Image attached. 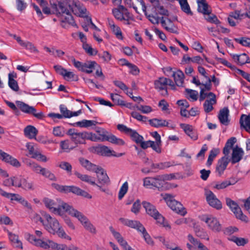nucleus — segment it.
<instances>
[{
    "instance_id": "f257e3e1",
    "label": "nucleus",
    "mask_w": 250,
    "mask_h": 250,
    "mask_svg": "<svg viewBox=\"0 0 250 250\" xmlns=\"http://www.w3.org/2000/svg\"><path fill=\"white\" fill-rule=\"evenodd\" d=\"M43 233L39 230H35V235L26 234L27 240L34 246L43 250H66L64 245L58 244L49 239L42 237Z\"/></svg>"
},
{
    "instance_id": "f03ea898",
    "label": "nucleus",
    "mask_w": 250,
    "mask_h": 250,
    "mask_svg": "<svg viewBox=\"0 0 250 250\" xmlns=\"http://www.w3.org/2000/svg\"><path fill=\"white\" fill-rule=\"evenodd\" d=\"M80 162L82 166L85 167L87 170L94 172L96 173L97 178L100 186L102 187V186L109 184V178L106 172L102 167L92 164L89 161L83 158L80 159Z\"/></svg>"
},
{
    "instance_id": "7ed1b4c3",
    "label": "nucleus",
    "mask_w": 250,
    "mask_h": 250,
    "mask_svg": "<svg viewBox=\"0 0 250 250\" xmlns=\"http://www.w3.org/2000/svg\"><path fill=\"white\" fill-rule=\"evenodd\" d=\"M44 218L47 221V223L44 224L45 229L50 234H57L59 237L70 240V237L65 232L58 221L52 218L49 214L45 213Z\"/></svg>"
},
{
    "instance_id": "20e7f679",
    "label": "nucleus",
    "mask_w": 250,
    "mask_h": 250,
    "mask_svg": "<svg viewBox=\"0 0 250 250\" xmlns=\"http://www.w3.org/2000/svg\"><path fill=\"white\" fill-rule=\"evenodd\" d=\"M63 208H67L66 212L71 216L76 218L82 224L83 227L89 232L95 233L96 229L91 223L88 219L81 212L73 208L69 204H64Z\"/></svg>"
},
{
    "instance_id": "39448f33",
    "label": "nucleus",
    "mask_w": 250,
    "mask_h": 250,
    "mask_svg": "<svg viewBox=\"0 0 250 250\" xmlns=\"http://www.w3.org/2000/svg\"><path fill=\"white\" fill-rule=\"evenodd\" d=\"M146 213L152 217L159 225L165 227L167 229H171L170 226L165 220V218L158 212L155 206L149 202H143L142 203Z\"/></svg>"
},
{
    "instance_id": "423d86ee",
    "label": "nucleus",
    "mask_w": 250,
    "mask_h": 250,
    "mask_svg": "<svg viewBox=\"0 0 250 250\" xmlns=\"http://www.w3.org/2000/svg\"><path fill=\"white\" fill-rule=\"evenodd\" d=\"M45 206L49 209V210L55 214L60 215H62L64 212H66L67 208H63L64 204H67L62 202L60 199H57L56 200H52L47 197L43 199Z\"/></svg>"
},
{
    "instance_id": "0eeeda50",
    "label": "nucleus",
    "mask_w": 250,
    "mask_h": 250,
    "mask_svg": "<svg viewBox=\"0 0 250 250\" xmlns=\"http://www.w3.org/2000/svg\"><path fill=\"white\" fill-rule=\"evenodd\" d=\"M163 199L166 201L167 205L174 212L185 216L187 214V211L183 205L176 201L174 197L169 194H161Z\"/></svg>"
},
{
    "instance_id": "6e6552de",
    "label": "nucleus",
    "mask_w": 250,
    "mask_h": 250,
    "mask_svg": "<svg viewBox=\"0 0 250 250\" xmlns=\"http://www.w3.org/2000/svg\"><path fill=\"white\" fill-rule=\"evenodd\" d=\"M200 220L206 223L208 229L213 232H220L222 227L218 219L210 214H204L200 216Z\"/></svg>"
},
{
    "instance_id": "1a4fd4ad",
    "label": "nucleus",
    "mask_w": 250,
    "mask_h": 250,
    "mask_svg": "<svg viewBox=\"0 0 250 250\" xmlns=\"http://www.w3.org/2000/svg\"><path fill=\"white\" fill-rule=\"evenodd\" d=\"M50 3L51 8L58 16L69 12V9H70L71 6L68 4L66 0H57L55 2H52L50 0Z\"/></svg>"
},
{
    "instance_id": "9d476101",
    "label": "nucleus",
    "mask_w": 250,
    "mask_h": 250,
    "mask_svg": "<svg viewBox=\"0 0 250 250\" xmlns=\"http://www.w3.org/2000/svg\"><path fill=\"white\" fill-rule=\"evenodd\" d=\"M226 201L227 205L229 207L237 218L246 223L249 222L248 218L243 214L241 208L234 201L230 198H227Z\"/></svg>"
},
{
    "instance_id": "9b49d317",
    "label": "nucleus",
    "mask_w": 250,
    "mask_h": 250,
    "mask_svg": "<svg viewBox=\"0 0 250 250\" xmlns=\"http://www.w3.org/2000/svg\"><path fill=\"white\" fill-rule=\"evenodd\" d=\"M169 179L168 175H160L155 178L147 177L144 179V186L148 188L158 187L161 185V181Z\"/></svg>"
},
{
    "instance_id": "f8f14e48",
    "label": "nucleus",
    "mask_w": 250,
    "mask_h": 250,
    "mask_svg": "<svg viewBox=\"0 0 250 250\" xmlns=\"http://www.w3.org/2000/svg\"><path fill=\"white\" fill-rule=\"evenodd\" d=\"M17 105L23 112L32 114L36 118L42 119L44 117V115L42 111L36 113V109L33 107L21 101L17 102Z\"/></svg>"
},
{
    "instance_id": "ddd939ff",
    "label": "nucleus",
    "mask_w": 250,
    "mask_h": 250,
    "mask_svg": "<svg viewBox=\"0 0 250 250\" xmlns=\"http://www.w3.org/2000/svg\"><path fill=\"white\" fill-rule=\"evenodd\" d=\"M204 194L206 201L210 206L217 209H220L222 208V206L221 201L212 191L205 188Z\"/></svg>"
},
{
    "instance_id": "4468645a",
    "label": "nucleus",
    "mask_w": 250,
    "mask_h": 250,
    "mask_svg": "<svg viewBox=\"0 0 250 250\" xmlns=\"http://www.w3.org/2000/svg\"><path fill=\"white\" fill-rule=\"evenodd\" d=\"M119 5L118 8H114L112 10V13L117 20L124 21L128 23V21L130 18V14L124 6Z\"/></svg>"
},
{
    "instance_id": "2eb2a0df",
    "label": "nucleus",
    "mask_w": 250,
    "mask_h": 250,
    "mask_svg": "<svg viewBox=\"0 0 250 250\" xmlns=\"http://www.w3.org/2000/svg\"><path fill=\"white\" fill-rule=\"evenodd\" d=\"M60 21L61 26L63 28H68L70 26L78 27L73 16L69 13L60 16Z\"/></svg>"
},
{
    "instance_id": "dca6fc26",
    "label": "nucleus",
    "mask_w": 250,
    "mask_h": 250,
    "mask_svg": "<svg viewBox=\"0 0 250 250\" xmlns=\"http://www.w3.org/2000/svg\"><path fill=\"white\" fill-rule=\"evenodd\" d=\"M149 124L155 127H162L167 126L169 128L173 129L176 125L171 121H167L162 119L154 118L149 120Z\"/></svg>"
},
{
    "instance_id": "f3484780",
    "label": "nucleus",
    "mask_w": 250,
    "mask_h": 250,
    "mask_svg": "<svg viewBox=\"0 0 250 250\" xmlns=\"http://www.w3.org/2000/svg\"><path fill=\"white\" fill-rule=\"evenodd\" d=\"M68 134L71 136V139L76 144H84L85 140V131L76 132L74 129H70Z\"/></svg>"
},
{
    "instance_id": "a211bd4d",
    "label": "nucleus",
    "mask_w": 250,
    "mask_h": 250,
    "mask_svg": "<svg viewBox=\"0 0 250 250\" xmlns=\"http://www.w3.org/2000/svg\"><path fill=\"white\" fill-rule=\"evenodd\" d=\"M167 79L164 77L159 78L154 82L155 88L160 92L161 94L165 96L167 94Z\"/></svg>"
},
{
    "instance_id": "6ab92c4d",
    "label": "nucleus",
    "mask_w": 250,
    "mask_h": 250,
    "mask_svg": "<svg viewBox=\"0 0 250 250\" xmlns=\"http://www.w3.org/2000/svg\"><path fill=\"white\" fill-rule=\"evenodd\" d=\"M0 160L6 163H8L16 167H19L21 166L20 162L17 159L1 149H0Z\"/></svg>"
},
{
    "instance_id": "aec40b11",
    "label": "nucleus",
    "mask_w": 250,
    "mask_h": 250,
    "mask_svg": "<svg viewBox=\"0 0 250 250\" xmlns=\"http://www.w3.org/2000/svg\"><path fill=\"white\" fill-rule=\"evenodd\" d=\"M230 161L229 156L228 155H225L218 161L216 167V172L219 176L223 174Z\"/></svg>"
},
{
    "instance_id": "412c9836",
    "label": "nucleus",
    "mask_w": 250,
    "mask_h": 250,
    "mask_svg": "<svg viewBox=\"0 0 250 250\" xmlns=\"http://www.w3.org/2000/svg\"><path fill=\"white\" fill-rule=\"evenodd\" d=\"M70 9L74 14L77 16L84 18L87 16L86 9L79 2H74L71 6Z\"/></svg>"
},
{
    "instance_id": "4be33fe9",
    "label": "nucleus",
    "mask_w": 250,
    "mask_h": 250,
    "mask_svg": "<svg viewBox=\"0 0 250 250\" xmlns=\"http://www.w3.org/2000/svg\"><path fill=\"white\" fill-rule=\"evenodd\" d=\"M102 134H101L102 141H107L112 144L119 146L125 145V143L122 139L118 138L112 134L106 135V132L105 130H102Z\"/></svg>"
},
{
    "instance_id": "5701e85b",
    "label": "nucleus",
    "mask_w": 250,
    "mask_h": 250,
    "mask_svg": "<svg viewBox=\"0 0 250 250\" xmlns=\"http://www.w3.org/2000/svg\"><path fill=\"white\" fill-rule=\"evenodd\" d=\"M189 241L193 244L191 246L187 244V247L189 250H209L202 243L195 239L191 235L189 234L188 236Z\"/></svg>"
},
{
    "instance_id": "b1692460",
    "label": "nucleus",
    "mask_w": 250,
    "mask_h": 250,
    "mask_svg": "<svg viewBox=\"0 0 250 250\" xmlns=\"http://www.w3.org/2000/svg\"><path fill=\"white\" fill-rule=\"evenodd\" d=\"M207 97L208 98L205 101L203 106L205 111L208 113L212 110L213 105L216 103V96L214 93L209 92Z\"/></svg>"
},
{
    "instance_id": "393cba45",
    "label": "nucleus",
    "mask_w": 250,
    "mask_h": 250,
    "mask_svg": "<svg viewBox=\"0 0 250 250\" xmlns=\"http://www.w3.org/2000/svg\"><path fill=\"white\" fill-rule=\"evenodd\" d=\"M75 175L82 181L87 182L92 185L96 186L101 191L104 192H107L108 190L102 188L101 186L96 184L94 180L92 179L91 176L86 174H82L77 171L75 172Z\"/></svg>"
},
{
    "instance_id": "a878e982",
    "label": "nucleus",
    "mask_w": 250,
    "mask_h": 250,
    "mask_svg": "<svg viewBox=\"0 0 250 250\" xmlns=\"http://www.w3.org/2000/svg\"><path fill=\"white\" fill-rule=\"evenodd\" d=\"M244 152L242 148L236 146L232 148L231 158H229L232 164H234L239 162L242 159Z\"/></svg>"
},
{
    "instance_id": "bb28decb",
    "label": "nucleus",
    "mask_w": 250,
    "mask_h": 250,
    "mask_svg": "<svg viewBox=\"0 0 250 250\" xmlns=\"http://www.w3.org/2000/svg\"><path fill=\"white\" fill-rule=\"evenodd\" d=\"M54 68L57 73L62 76L64 79L67 81L72 80L75 77V74L73 72L68 71L61 65H54Z\"/></svg>"
},
{
    "instance_id": "cd10ccee",
    "label": "nucleus",
    "mask_w": 250,
    "mask_h": 250,
    "mask_svg": "<svg viewBox=\"0 0 250 250\" xmlns=\"http://www.w3.org/2000/svg\"><path fill=\"white\" fill-rule=\"evenodd\" d=\"M97 151L98 153L103 156L109 157L111 156L120 157L123 155L122 153H120L118 155L116 154V152L110 149L108 147L105 146H102L97 148Z\"/></svg>"
},
{
    "instance_id": "c85d7f7f",
    "label": "nucleus",
    "mask_w": 250,
    "mask_h": 250,
    "mask_svg": "<svg viewBox=\"0 0 250 250\" xmlns=\"http://www.w3.org/2000/svg\"><path fill=\"white\" fill-rule=\"evenodd\" d=\"M109 229L112 235L117 240L120 246L124 250H126L129 246L126 241L124 239L119 232L116 231L112 227H110Z\"/></svg>"
},
{
    "instance_id": "c756f323",
    "label": "nucleus",
    "mask_w": 250,
    "mask_h": 250,
    "mask_svg": "<svg viewBox=\"0 0 250 250\" xmlns=\"http://www.w3.org/2000/svg\"><path fill=\"white\" fill-rule=\"evenodd\" d=\"M8 238L12 245L17 248L22 249V243L21 241L19 239V237L18 235L13 233L9 230L7 231Z\"/></svg>"
},
{
    "instance_id": "7c9ffc66",
    "label": "nucleus",
    "mask_w": 250,
    "mask_h": 250,
    "mask_svg": "<svg viewBox=\"0 0 250 250\" xmlns=\"http://www.w3.org/2000/svg\"><path fill=\"white\" fill-rule=\"evenodd\" d=\"M119 221L122 224H123L125 226L136 229L139 231H141V230L140 229V223L139 221L130 220L124 218H120Z\"/></svg>"
},
{
    "instance_id": "2f4dec72",
    "label": "nucleus",
    "mask_w": 250,
    "mask_h": 250,
    "mask_svg": "<svg viewBox=\"0 0 250 250\" xmlns=\"http://www.w3.org/2000/svg\"><path fill=\"white\" fill-rule=\"evenodd\" d=\"M71 192L77 195H81L88 199H91L92 198V196L87 192L75 186H68V192Z\"/></svg>"
},
{
    "instance_id": "473e14b6",
    "label": "nucleus",
    "mask_w": 250,
    "mask_h": 250,
    "mask_svg": "<svg viewBox=\"0 0 250 250\" xmlns=\"http://www.w3.org/2000/svg\"><path fill=\"white\" fill-rule=\"evenodd\" d=\"M229 110L227 107H224L220 110L218 114V119L221 124L226 125L229 124Z\"/></svg>"
},
{
    "instance_id": "72a5a7b5",
    "label": "nucleus",
    "mask_w": 250,
    "mask_h": 250,
    "mask_svg": "<svg viewBox=\"0 0 250 250\" xmlns=\"http://www.w3.org/2000/svg\"><path fill=\"white\" fill-rule=\"evenodd\" d=\"M172 77L173 78L175 84L177 86H183L185 76L181 70L179 69L175 70Z\"/></svg>"
},
{
    "instance_id": "f704fd0d",
    "label": "nucleus",
    "mask_w": 250,
    "mask_h": 250,
    "mask_svg": "<svg viewBox=\"0 0 250 250\" xmlns=\"http://www.w3.org/2000/svg\"><path fill=\"white\" fill-rule=\"evenodd\" d=\"M239 122L241 127L244 128L247 132L250 133V116L242 114L241 116Z\"/></svg>"
},
{
    "instance_id": "c9c22d12",
    "label": "nucleus",
    "mask_w": 250,
    "mask_h": 250,
    "mask_svg": "<svg viewBox=\"0 0 250 250\" xmlns=\"http://www.w3.org/2000/svg\"><path fill=\"white\" fill-rule=\"evenodd\" d=\"M16 78L17 74L14 72L8 74V85L11 89L17 92L19 90V86L17 82L15 80Z\"/></svg>"
},
{
    "instance_id": "e433bc0d",
    "label": "nucleus",
    "mask_w": 250,
    "mask_h": 250,
    "mask_svg": "<svg viewBox=\"0 0 250 250\" xmlns=\"http://www.w3.org/2000/svg\"><path fill=\"white\" fill-rule=\"evenodd\" d=\"M38 133V130L34 126L31 125H27L24 129V135L30 139H36Z\"/></svg>"
},
{
    "instance_id": "4c0bfd02",
    "label": "nucleus",
    "mask_w": 250,
    "mask_h": 250,
    "mask_svg": "<svg viewBox=\"0 0 250 250\" xmlns=\"http://www.w3.org/2000/svg\"><path fill=\"white\" fill-rule=\"evenodd\" d=\"M198 11L204 15H208L211 11L208 9V5L205 0H197Z\"/></svg>"
},
{
    "instance_id": "58836bf2",
    "label": "nucleus",
    "mask_w": 250,
    "mask_h": 250,
    "mask_svg": "<svg viewBox=\"0 0 250 250\" xmlns=\"http://www.w3.org/2000/svg\"><path fill=\"white\" fill-rule=\"evenodd\" d=\"M234 183V182L232 183L230 180H225L222 182H214L211 184V186L213 189L220 190L233 185Z\"/></svg>"
},
{
    "instance_id": "ea45409f",
    "label": "nucleus",
    "mask_w": 250,
    "mask_h": 250,
    "mask_svg": "<svg viewBox=\"0 0 250 250\" xmlns=\"http://www.w3.org/2000/svg\"><path fill=\"white\" fill-rule=\"evenodd\" d=\"M99 65L95 61H88L83 63L82 72H85L87 74L91 73L93 70Z\"/></svg>"
},
{
    "instance_id": "a19ab883",
    "label": "nucleus",
    "mask_w": 250,
    "mask_h": 250,
    "mask_svg": "<svg viewBox=\"0 0 250 250\" xmlns=\"http://www.w3.org/2000/svg\"><path fill=\"white\" fill-rule=\"evenodd\" d=\"M19 188H21L26 191L33 190L35 189L33 182L29 181L27 178L23 176L21 179V185H20Z\"/></svg>"
},
{
    "instance_id": "79ce46f5",
    "label": "nucleus",
    "mask_w": 250,
    "mask_h": 250,
    "mask_svg": "<svg viewBox=\"0 0 250 250\" xmlns=\"http://www.w3.org/2000/svg\"><path fill=\"white\" fill-rule=\"evenodd\" d=\"M236 142V138L234 137H231L228 140L223 148V153L224 155L229 156L230 151L231 149L232 150V147Z\"/></svg>"
},
{
    "instance_id": "37998d69",
    "label": "nucleus",
    "mask_w": 250,
    "mask_h": 250,
    "mask_svg": "<svg viewBox=\"0 0 250 250\" xmlns=\"http://www.w3.org/2000/svg\"><path fill=\"white\" fill-rule=\"evenodd\" d=\"M25 164L27 167H29L32 171L36 173L41 174L44 168L42 167L41 166L37 163L32 161L31 160H27L25 162Z\"/></svg>"
},
{
    "instance_id": "c03bdc74",
    "label": "nucleus",
    "mask_w": 250,
    "mask_h": 250,
    "mask_svg": "<svg viewBox=\"0 0 250 250\" xmlns=\"http://www.w3.org/2000/svg\"><path fill=\"white\" fill-rule=\"evenodd\" d=\"M0 195L3 197L10 199L11 201H19L21 196L18 194L7 192L0 187Z\"/></svg>"
},
{
    "instance_id": "a18cd8bd",
    "label": "nucleus",
    "mask_w": 250,
    "mask_h": 250,
    "mask_svg": "<svg viewBox=\"0 0 250 250\" xmlns=\"http://www.w3.org/2000/svg\"><path fill=\"white\" fill-rule=\"evenodd\" d=\"M142 5L143 7V12L145 13L147 18L153 24H158L159 23L160 19L157 16L148 14L146 11V7L142 1Z\"/></svg>"
},
{
    "instance_id": "49530a36",
    "label": "nucleus",
    "mask_w": 250,
    "mask_h": 250,
    "mask_svg": "<svg viewBox=\"0 0 250 250\" xmlns=\"http://www.w3.org/2000/svg\"><path fill=\"white\" fill-rule=\"evenodd\" d=\"M207 80L208 82L205 84H202V86L200 87V101L204 100L206 97H207L208 94L205 93L204 92L206 90H209L211 88V80L210 79Z\"/></svg>"
},
{
    "instance_id": "de8ad7c7",
    "label": "nucleus",
    "mask_w": 250,
    "mask_h": 250,
    "mask_svg": "<svg viewBox=\"0 0 250 250\" xmlns=\"http://www.w3.org/2000/svg\"><path fill=\"white\" fill-rule=\"evenodd\" d=\"M110 98L112 101L116 104L128 107V104L122 100L120 95L117 94H110Z\"/></svg>"
},
{
    "instance_id": "09e8293b",
    "label": "nucleus",
    "mask_w": 250,
    "mask_h": 250,
    "mask_svg": "<svg viewBox=\"0 0 250 250\" xmlns=\"http://www.w3.org/2000/svg\"><path fill=\"white\" fill-rule=\"evenodd\" d=\"M99 123L93 120H83L82 121L77 122L75 123L77 126L81 127H88L93 125H96Z\"/></svg>"
},
{
    "instance_id": "8fccbe9b",
    "label": "nucleus",
    "mask_w": 250,
    "mask_h": 250,
    "mask_svg": "<svg viewBox=\"0 0 250 250\" xmlns=\"http://www.w3.org/2000/svg\"><path fill=\"white\" fill-rule=\"evenodd\" d=\"M148 165L153 166L152 170L164 169L172 166V164L170 162H165L155 164L149 162Z\"/></svg>"
},
{
    "instance_id": "3c124183",
    "label": "nucleus",
    "mask_w": 250,
    "mask_h": 250,
    "mask_svg": "<svg viewBox=\"0 0 250 250\" xmlns=\"http://www.w3.org/2000/svg\"><path fill=\"white\" fill-rule=\"evenodd\" d=\"M194 230L197 236L201 239L209 240V237L206 231L198 227L194 226Z\"/></svg>"
},
{
    "instance_id": "603ef678",
    "label": "nucleus",
    "mask_w": 250,
    "mask_h": 250,
    "mask_svg": "<svg viewBox=\"0 0 250 250\" xmlns=\"http://www.w3.org/2000/svg\"><path fill=\"white\" fill-rule=\"evenodd\" d=\"M60 146L64 151L67 152L75 148L76 146L72 145L71 143L66 140L60 142Z\"/></svg>"
},
{
    "instance_id": "864d4df0",
    "label": "nucleus",
    "mask_w": 250,
    "mask_h": 250,
    "mask_svg": "<svg viewBox=\"0 0 250 250\" xmlns=\"http://www.w3.org/2000/svg\"><path fill=\"white\" fill-rule=\"evenodd\" d=\"M161 23L162 26L167 30L170 32H173L172 23L170 20L168 19H165L163 17H162L161 19Z\"/></svg>"
},
{
    "instance_id": "5fc2aeb1",
    "label": "nucleus",
    "mask_w": 250,
    "mask_h": 250,
    "mask_svg": "<svg viewBox=\"0 0 250 250\" xmlns=\"http://www.w3.org/2000/svg\"><path fill=\"white\" fill-rule=\"evenodd\" d=\"M219 152L220 150L218 148H213L210 151L208 161L207 162V166H209L212 164L214 159L219 153Z\"/></svg>"
},
{
    "instance_id": "6e6d98bb",
    "label": "nucleus",
    "mask_w": 250,
    "mask_h": 250,
    "mask_svg": "<svg viewBox=\"0 0 250 250\" xmlns=\"http://www.w3.org/2000/svg\"><path fill=\"white\" fill-rule=\"evenodd\" d=\"M142 234L146 242L150 246H153L154 242L149 234L147 232L145 228L142 227Z\"/></svg>"
},
{
    "instance_id": "4d7b16f0",
    "label": "nucleus",
    "mask_w": 250,
    "mask_h": 250,
    "mask_svg": "<svg viewBox=\"0 0 250 250\" xmlns=\"http://www.w3.org/2000/svg\"><path fill=\"white\" fill-rule=\"evenodd\" d=\"M152 163L150 160L145 157H142V162L144 164V167L142 170L144 172H148L150 170H152L153 166L148 165L149 162Z\"/></svg>"
},
{
    "instance_id": "13d9d810",
    "label": "nucleus",
    "mask_w": 250,
    "mask_h": 250,
    "mask_svg": "<svg viewBox=\"0 0 250 250\" xmlns=\"http://www.w3.org/2000/svg\"><path fill=\"white\" fill-rule=\"evenodd\" d=\"M152 163L150 160L145 157H142V162L144 164V167L142 170L144 172H148L150 170H152L153 166L148 165L149 162Z\"/></svg>"
},
{
    "instance_id": "bf43d9fd",
    "label": "nucleus",
    "mask_w": 250,
    "mask_h": 250,
    "mask_svg": "<svg viewBox=\"0 0 250 250\" xmlns=\"http://www.w3.org/2000/svg\"><path fill=\"white\" fill-rule=\"evenodd\" d=\"M187 97L192 101H195L197 100L198 93L197 91L186 89Z\"/></svg>"
},
{
    "instance_id": "052dcab7",
    "label": "nucleus",
    "mask_w": 250,
    "mask_h": 250,
    "mask_svg": "<svg viewBox=\"0 0 250 250\" xmlns=\"http://www.w3.org/2000/svg\"><path fill=\"white\" fill-rule=\"evenodd\" d=\"M128 188V185L127 182H125L121 186L118 198L119 200H121L125 195L126 193Z\"/></svg>"
},
{
    "instance_id": "680f3d73",
    "label": "nucleus",
    "mask_w": 250,
    "mask_h": 250,
    "mask_svg": "<svg viewBox=\"0 0 250 250\" xmlns=\"http://www.w3.org/2000/svg\"><path fill=\"white\" fill-rule=\"evenodd\" d=\"M161 145V141L154 142L151 141L150 147H151L156 152L161 153L162 152Z\"/></svg>"
},
{
    "instance_id": "e2e57ef3",
    "label": "nucleus",
    "mask_w": 250,
    "mask_h": 250,
    "mask_svg": "<svg viewBox=\"0 0 250 250\" xmlns=\"http://www.w3.org/2000/svg\"><path fill=\"white\" fill-rule=\"evenodd\" d=\"M60 110L61 113H62V118H71V111L69 110L63 104H61L60 105Z\"/></svg>"
},
{
    "instance_id": "0e129e2a",
    "label": "nucleus",
    "mask_w": 250,
    "mask_h": 250,
    "mask_svg": "<svg viewBox=\"0 0 250 250\" xmlns=\"http://www.w3.org/2000/svg\"><path fill=\"white\" fill-rule=\"evenodd\" d=\"M235 41L246 47H250V39L246 37H242L240 38H235Z\"/></svg>"
},
{
    "instance_id": "69168bd1",
    "label": "nucleus",
    "mask_w": 250,
    "mask_h": 250,
    "mask_svg": "<svg viewBox=\"0 0 250 250\" xmlns=\"http://www.w3.org/2000/svg\"><path fill=\"white\" fill-rule=\"evenodd\" d=\"M83 47L85 52L90 55H95L97 54V50L93 49L90 45L87 43L83 44Z\"/></svg>"
},
{
    "instance_id": "338daca9",
    "label": "nucleus",
    "mask_w": 250,
    "mask_h": 250,
    "mask_svg": "<svg viewBox=\"0 0 250 250\" xmlns=\"http://www.w3.org/2000/svg\"><path fill=\"white\" fill-rule=\"evenodd\" d=\"M141 209V203L139 199L136 200L132 205L131 208V211L137 215L139 214Z\"/></svg>"
},
{
    "instance_id": "774afa93",
    "label": "nucleus",
    "mask_w": 250,
    "mask_h": 250,
    "mask_svg": "<svg viewBox=\"0 0 250 250\" xmlns=\"http://www.w3.org/2000/svg\"><path fill=\"white\" fill-rule=\"evenodd\" d=\"M64 130L62 127L56 126L53 128V134L57 137H62L64 134Z\"/></svg>"
}]
</instances>
